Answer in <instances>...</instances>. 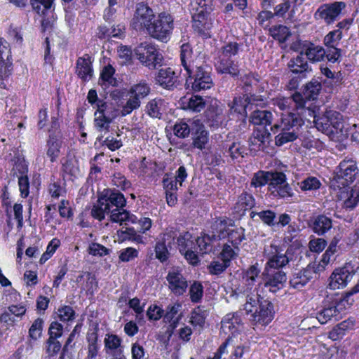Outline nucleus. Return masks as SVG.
<instances>
[{"instance_id": "nucleus-1", "label": "nucleus", "mask_w": 359, "mask_h": 359, "mask_svg": "<svg viewBox=\"0 0 359 359\" xmlns=\"http://www.w3.org/2000/svg\"><path fill=\"white\" fill-rule=\"evenodd\" d=\"M321 83L312 80L304 88L302 93L297 92L290 97H277L273 99V104L280 111H287L283 116L282 133L276 138L279 144H284L295 140L298 137L299 128L304 124V119L316 116V109H318L313 102L320 90Z\"/></svg>"}, {"instance_id": "nucleus-2", "label": "nucleus", "mask_w": 359, "mask_h": 359, "mask_svg": "<svg viewBox=\"0 0 359 359\" xmlns=\"http://www.w3.org/2000/svg\"><path fill=\"white\" fill-rule=\"evenodd\" d=\"M126 204V200L120 191L116 189H104L99 196L97 203L93 205L91 215L100 221L107 215L111 222L121 225L135 223L137 217L124 209Z\"/></svg>"}, {"instance_id": "nucleus-3", "label": "nucleus", "mask_w": 359, "mask_h": 359, "mask_svg": "<svg viewBox=\"0 0 359 359\" xmlns=\"http://www.w3.org/2000/svg\"><path fill=\"white\" fill-rule=\"evenodd\" d=\"M192 49L189 43L180 48L181 65L187 76L186 83L196 92L209 89L212 86L210 69L201 59L194 58Z\"/></svg>"}, {"instance_id": "nucleus-4", "label": "nucleus", "mask_w": 359, "mask_h": 359, "mask_svg": "<svg viewBox=\"0 0 359 359\" xmlns=\"http://www.w3.org/2000/svg\"><path fill=\"white\" fill-rule=\"evenodd\" d=\"M263 256L266 260L264 269L268 270L282 271L292 260L288 250L285 252L282 246L275 241L264 245Z\"/></svg>"}, {"instance_id": "nucleus-5", "label": "nucleus", "mask_w": 359, "mask_h": 359, "mask_svg": "<svg viewBox=\"0 0 359 359\" xmlns=\"http://www.w3.org/2000/svg\"><path fill=\"white\" fill-rule=\"evenodd\" d=\"M357 174L358 168L353 161H342L337 168L330 186L336 191L349 187V184L355 180Z\"/></svg>"}, {"instance_id": "nucleus-6", "label": "nucleus", "mask_w": 359, "mask_h": 359, "mask_svg": "<svg viewBox=\"0 0 359 359\" xmlns=\"http://www.w3.org/2000/svg\"><path fill=\"white\" fill-rule=\"evenodd\" d=\"M152 22L146 34L161 42L168 41L174 28L172 16L163 12L156 15Z\"/></svg>"}, {"instance_id": "nucleus-7", "label": "nucleus", "mask_w": 359, "mask_h": 359, "mask_svg": "<svg viewBox=\"0 0 359 359\" xmlns=\"http://www.w3.org/2000/svg\"><path fill=\"white\" fill-rule=\"evenodd\" d=\"M266 100L264 96L250 94L248 95L235 97L231 102L228 104L229 114L232 116H241L244 118L248 111L253 110V107H262L265 104Z\"/></svg>"}, {"instance_id": "nucleus-8", "label": "nucleus", "mask_w": 359, "mask_h": 359, "mask_svg": "<svg viewBox=\"0 0 359 359\" xmlns=\"http://www.w3.org/2000/svg\"><path fill=\"white\" fill-rule=\"evenodd\" d=\"M135 53L140 62L149 69L156 68L162 60V55L156 46L150 42L145 41L139 44Z\"/></svg>"}, {"instance_id": "nucleus-9", "label": "nucleus", "mask_w": 359, "mask_h": 359, "mask_svg": "<svg viewBox=\"0 0 359 359\" xmlns=\"http://www.w3.org/2000/svg\"><path fill=\"white\" fill-rule=\"evenodd\" d=\"M156 16L148 5L144 3L137 4L130 25L137 32L147 33Z\"/></svg>"}, {"instance_id": "nucleus-10", "label": "nucleus", "mask_w": 359, "mask_h": 359, "mask_svg": "<svg viewBox=\"0 0 359 359\" xmlns=\"http://www.w3.org/2000/svg\"><path fill=\"white\" fill-rule=\"evenodd\" d=\"M252 111V113L250 116V122L256 127L262 126L264 128H270L272 133H278V135L275 137L276 144L277 146H282L283 144H279L276 142L277 137L283 132L282 131V127H280V126L282 125V121H280V123H276L273 126H271V121L273 116L271 112L266 110H259L254 109ZM282 111L283 113L281 114V119L283 118V116L287 115L288 113L287 111Z\"/></svg>"}, {"instance_id": "nucleus-11", "label": "nucleus", "mask_w": 359, "mask_h": 359, "mask_svg": "<svg viewBox=\"0 0 359 359\" xmlns=\"http://www.w3.org/2000/svg\"><path fill=\"white\" fill-rule=\"evenodd\" d=\"M268 190L275 198H287L292 196V190L281 172L270 171Z\"/></svg>"}, {"instance_id": "nucleus-12", "label": "nucleus", "mask_w": 359, "mask_h": 359, "mask_svg": "<svg viewBox=\"0 0 359 359\" xmlns=\"http://www.w3.org/2000/svg\"><path fill=\"white\" fill-rule=\"evenodd\" d=\"M273 304L269 299L262 300L259 306L250 313V320L255 325L266 326L274 318Z\"/></svg>"}, {"instance_id": "nucleus-13", "label": "nucleus", "mask_w": 359, "mask_h": 359, "mask_svg": "<svg viewBox=\"0 0 359 359\" xmlns=\"http://www.w3.org/2000/svg\"><path fill=\"white\" fill-rule=\"evenodd\" d=\"M262 280L264 287L269 292L275 294L285 287L287 276L283 271L264 269Z\"/></svg>"}, {"instance_id": "nucleus-14", "label": "nucleus", "mask_w": 359, "mask_h": 359, "mask_svg": "<svg viewBox=\"0 0 359 359\" xmlns=\"http://www.w3.org/2000/svg\"><path fill=\"white\" fill-rule=\"evenodd\" d=\"M346 6V4L344 1L323 4L315 13V18L323 20L326 24L330 25L337 20Z\"/></svg>"}, {"instance_id": "nucleus-15", "label": "nucleus", "mask_w": 359, "mask_h": 359, "mask_svg": "<svg viewBox=\"0 0 359 359\" xmlns=\"http://www.w3.org/2000/svg\"><path fill=\"white\" fill-rule=\"evenodd\" d=\"M166 280L169 290L175 296H182L187 292V280L178 269H170L167 274Z\"/></svg>"}, {"instance_id": "nucleus-16", "label": "nucleus", "mask_w": 359, "mask_h": 359, "mask_svg": "<svg viewBox=\"0 0 359 359\" xmlns=\"http://www.w3.org/2000/svg\"><path fill=\"white\" fill-rule=\"evenodd\" d=\"M207 123L209 126L217 128L223 126L227 121L226 110L217 100L212 102L205 111Z\"/></svg>"}, {"instance_id": "nucleus-17", "label": "nucleus", "mask_w": 359, "mask_h": 359, "mask_svg": "<svg viewBox=\"0 0 359 359\" xmlns=\"http://www.w3.org/2000/svg\"><path fill=\"white\" fill-rule=\"evenodd\" d=\"M342 308L341 299H334L331 302L324 303L323 309L317 313L316 318L320 324H325L332 318L337 319Z\"/></svg>"}, {"instance_id": "nucleus-18", "label": "nucleus", "mask_w": 359, "mask_h": 359, "mask_svg": "<svg viewBox=\"0 0 359 359\" xmlns=\"http://www.w3.org/2000/svg\"><path fill=\"white\" fill-rule=\"evenodd\" d=\"M191 135L192 147L200 151L204 149L209 140V133L200 120L196 119L192 121V131Z\"/></svg>"}, {"instance_id": "nucleus-19", "label": "nucleus", "mask_w": 359, "mask_h": 359, "mask_svg": "<svg viewBox=\"0 0 359 359\" xmlns=\"http://www.w3.org/2000/svg\"><path fill=\"white\" fill-rule=\"evenodd\" d=\"M175 238V233L172 230H167L161 235L155 246L156 257L161 262H165L169 257L168 249L171 248Z\"/></svg>"}, {"instance_id": "nucleus-20", "label": "nucleus", "mask_w": 359, "mask_h": 359, "mask_svg": "<svg viewBox=\"0 0 359 359\" xmlns=\"http://www.w3.org/2000/svg\"><path fill=\"white\" fill-rule=\"evenodd\" d=\"M192 20L193 28L196 32L205 38L210 37L209 31L212 27V22L204 8L196 9V12L192 14Z\"/></svg>"}, {"instance_id": "nucleus-21", "label": "nucleus", "mask_w": 359, "mask_h": 359, "mask_svg": "<svg viewBox=\"0 0 359 359\" xmlns=\"http://www.w3.org/2000/svg\"><path fill=\"white\" fill-rule=\"evenodd\" d=\"M121 342V339L116 334H107L105 335L104 339V350L106 354L111 359H123L126 358L123 355Z\"/></svg>"}, {"instance_id": "nucleus-22", "label": "nucleus", "mask_w": 359, "mask_h": 359, "mask_svg": "<svg viewBox=\"0 0 359 359\" xmlns=\"http://www.w3.org/2000/svg\"><path fill=\"white\" fill-rule=\"evenodd\" d=\"M222 331L228 337L230 335L234 336L236 333L240 332L243 330V323L239 312L227 313L222 320Z\"/></svg>"}, {"instance_id": "nucleus-23", "label": "nucleus", "mask_w": 359, "mask_h": 359, "mask_svg": "<svg viewBox=\"0 0 359 359\" xmlns=\"http://www.w3.org/2000/svg\"><path fill=\"white\" fill-rule=\"evenodd\" d=\"M338 199L343 201L342 208L346 210L354 209L359 203V185L338 190Z\"/></svg>"}, {"instance_id": "nucleus-24", "label": "nucleus", "mask_w": 359, "mask_h": 359, "mask_svg": "<svg viewBox=\"0 0 359 359\" xmlns=\"http://www.w3.org/2000/svg\"><path fill=\"white\" fill-rule=\"evenodd\" d=\"M353 273L347 267L335 269L330 277L329 287L337 290L345 287L351 281Z\"/></svg>"}, {"instance_id": "nucleus-25", "label": "nucleus", "mask_w": 359, "mask_h": 359, "mask_svg": "<svg viewBox=\"0 0 359 359\" xmlns=\"http://www.w3.org/2000/svg\"><path fill=\"white\" fill-rule=\"evenodd\" d=\"M215 66L220 74H229L233 78L239 75V66L234 59L217 56Z\"/></svg>"}, {"instance_id": "nucleus-26", "label": "nucleus", "mask_w": 359, "mask_h": 359, "mask_svg": "<svg viewBox=\"0 0 359 359\" xmlns=\"http://www.w3.org/2000/svg\"><path fill=\"white\" fill-rule=\"evenodd\" d=\"M288 68L292 74L299 76V78H304L306 74L311 70L303 52L290 60Z\"/></svg>"}, {"instance_id": "nucleus-27", "label": "nucleus", "mask_w": 359, "mask_h": 359, "mask_svg": "<svg viewBox=\"0 0 359 359\" xmlns=\"http://www.w3.org/2000/svg\"><path fill=\"white\" fill-rule=\"evenodd\" d=\"M313 274L314 271L310 267L294 272L290 280V287L295 290H302L313 278Z\"/></svg>"}, {"instance_id": "nucleus-28", "label": "nucleus", "mask_w": 359, "mask_h": 359, "mask_svg": "<svg viewBox=\"0 0 359 359\" xmlns=\"http://www.w3.org/2000/svg\"><path fill=\"white\" fill-rule=\"evenodd\" d=\"M76 73L83 81L90 80L93 74V69L91 57L89 55L86 54L78 58L76 65Z\"/></svg>"}, {"instance_id": "nucleus-29", "label": "nucleus", "mask_w": 359, "mask_h": 359, "mask_svg": "<svg viewBox=\"0 0 359 359\" xmlns=\"http://www.w3.org/2000/svg\"><path fill=\"white\" fill-rule=\"evenodd\" d=\"M233 225V221L226 217H222L216 219L211 225L213 236H215L217 241L226 237L229 226Z\"/></svg>"}, {"instance_id": "nucleus-30", "label": "nucleus", "mask_w": 359, "mask_h": 359, "mask_svg": "<svg viewBox=\"0 0 359 359\" xmlns=\"http://www.w3.org/2000/svg\"><path fill=\"white\" fill-rule=\"evenodd\" d=\"M245 303L243 305V309L249 315L253 312L260 304L261 301L265 300L258 294L257 288L251 290L244 289Z\"/></svg>"}, {"instance_id": "nucleus-31", "label": "nucleus", "mask_w": 359, "mask_h": 359, "mask_svg": "<svg viewBox=\"0 0 359 359\" xmlns=\"http://www.w3.org/2000/svg\"><path fill=\"white\" fill-rule=\"evenodd\" d=\"M311 227L318 235H324L332 229V221L324 215H319L313 218Z\"/></svg>"}, {"instance_id": "nucleus-32", "label": "nucleus", "mask_w": 359, "mask_h": 359, "mask_svg": "<svg viewBox=\"0 0 359 359\" xmlns=\"http://www.w3.org/2000/svg\"><path fill=\"white\" fill-rule=\"evenodd\" d=\"M303 52L305 57L311 62H320L325 56V50L320 46L312 43H308L304 45Z\"/></svg>"}, {"instance_id": "nucleus-33", "label": "nucleus", "mask_w": 359, "mask_h": 359, "mask_svg": "<svg viewBox=\"0 0 359 359\" xmlns=\"http://www.w3.org/2000/svg\"><path fill=\"white\" fill-rule=\"evenodd\" d=\"M156 82L165 88H171L177 82L175 72L170 67L161 69L156 77Z\"/></svg>"}, {"instance_id": "nucleus-34", "label": "nucleus", "mask_w": 359, "mask_h": 359, "mask_svg": "<svg viewBox=\"0 0 359 359\" xmlns=\"http://www.w3.org/2000/svg\"><path fill=\"white\" fill-rule=\"evenodd\" d=\"M96 108L95 114L111 121H113L118 115V110L112 102L99 100L96 104Z\"/></svg>"}, {"instance_id": "nucleus-35", "label": "nucleus", "mask_w": 359, "mask_h": 359, "mask_svg": "<svg viewBox=\"0 0 359 359\" xmlns=\"http://www.w3.org/2000/svg\"><path fill=\"white\" fill-rule=\"evenodd\" d=\"M168 103L161 98H155L149 101L147 105V114L152 118H161L165 113Z\"/></svg>"}, {"instance_id": "nucleus-36", "label": "nucleus", "mask_w": 359, "mask_h": 359, "mask_svg": "<svg viewBox=\"0 0 359 359\" xmlns=\"http://www.w3.org/2000/svg\"><path fill=\"white\" fill-rule=\"evenodd\" d=\"M217 241L215 236H213V234L205 233L196 240V243H194L193 248H196L202 254L208 253L212 251L213 243Z\"/></svg>"}, {"instance_id": "nucleus-37", "label": "nucleus", "mask_w": 359, "mask_h": 359, "mask_svg": "<svg viewBox=\"0 0 359 359\" xmlns=\"http://www.w3.org/2000/svg\"><path fill=\"white\" fill-rule=\"evenodd\" d=\"M88 355L85 359H99L98 351L100 345L98 344V334L96 329L90 331L87 334Z\"/></svg>"}, {"instance_id": "nucleus-38", "label": "nucleus", "mask_w": 359, "mask_h": 359, "mask_svg": "<svg viewBox=\"0 0 359 359\" xmlns=\"http://www.w3.org/2000/svg\"><path fill=\"white\" fill-rule=\"evenodd\" d=\"M354 320L351 318L345 320L337 325L329 333V337L335 341L341 339L346 332L354 327Z\"/></svg>"}, {"instance_id": "nucleus-39", "label": "nucleus", "mask_w": 359, "mask_h": 359, "mask_svg": "<svg viewBox=\"0 0 359 359\" xmlns=\"http://www.w3.org/2000/svg\"><path fill=\"white\" fill-rule=\"evenodd\" d=\"M260 273V269L258 268L257 264L252 265L245 273L243 280L245 283V289L251 290L257 288V279Z\"/></svg>"}, {"instance_id": "nucleus-40", "label": "nucleus", "mask_w": 359, "mask_h": 359, "mask_svg": "<svg viewBox=\"0 0 359 359\" xmlns=\"http://www.w3.org/2000/svg\"><path fill=\"white\" fill-rule=\"evenodd\" d=\"M271 130L269 128L256 127L253 131L252 135L250 139L251 145L259 147L269 139L271 135Z\"/></svg>"}, {"instance_id": "nucleus-41", "label": "nucleus", "mask_w": 359, "mask_h": 359, "mask_svg": "<svg viewBox=\"0 0 359 359\" xmlns=\"http://www.w3.org/2000/svg\"><path fill=\"white\" fill-rule=\"evenodd\" d=\"M55 0H29L34 11L40 15H45L47 12L55 8Z\"/></svg>"}, {"instance_id": "nucleus-42", "label": "nucleus", "mask_w": 359, "mask_h": 359, "mask_svg": "<svg viewBox=\"0 0 359 359\" xmlns=\"http://www.w3.org/2000/svg\"><path fill=\"white\" fill-rule=\"evenodd\" d=\"M255 204V201L254 197L250 194L244 192L238 196L234 208L238 212H245L254 207Z\"/></svg>"}, {"instance_id": "nucleus-43", "label": "nucleus", "mask_w": 359, "mask_h": 359, "mask_svg": "<svg viewBox=\"0 0 359 359\" xmlns=\"http://www.w3.org/2000/svg\"><path fill=\"white\" fill-rule=\"evenodd\" d=\"M317 110L318 109H316V116L309 117V118L306 120L310 121V118H313L316 127L318 130L326 134L333 133L334 130L330 128V124H329L330 117H328V111H327L323 116L317 117Z\"/></svg>"}, {"instance_id": "nucleus-44", "label": "nucleus", "mask_w": 359, "mask_h": 359, "mask_svg": "<svg viewBox=\"0 0 359 359\" xmlns=\"http://www.w3.org/2000/svg\"><path fill=\"white\" fill-rule=\"evenodd\" d=\"M242 47V44L236 41H229L226 43L218 53L219 57L232 58L238 53Z\"/></svg>"}, {"instance_id": "nucleus-45", "label": "nucleus", "mask_w": 359, "mask_h": 359, "mask_svg": "<svg viewBox=\"0 0 359 359\" xmlns=\"http://www.w3.org/2000/svg\"><path fill=\"white\" fill-rule=\"evenodd\" d=\"M240 251V248H235L228 243L224 245L218 257L230 266L231 261L235 259Z\"/></svg>"}, {"instance_id": "nucleus-46", "label": "nucleus", "mask_w": 359, "mask_h": 359, "mask_svg": "<svg viewBox=\"0 0 359 359\" xmlns=\"http://www.w3.org/2000/svg\"><path fill=\"white\" fill-rule=\"evenodd\" d=\"M182 305L180 303L176 302L172 305H170L167 307L166 313L164 315V319L170 323L173 327H176L177 323L180 319V316L176 317L178 314Z\"/></svg>"}, {"instance_id": "nucleus-47", "label": "nucleus", "mask_w": 359, "mask_h": 359, "mask_svg": "<svg viewBox=\"0 0 359 359\" xmlns=\"http://www.w3.org/2000/svg\"><path fill=\"white\" fill-rule=\"evenodd\" d=\"M251 217L254 218L256 215L262 221V222L269 226H275L276 224V214L271 210H262L260 212H252Z\"/></svg>"}, {"instance_id": "nucleus-48", "label": "nucleus", "mask_w": 359, "mask_h": 359, "mask_svg": "<svg viewBox=\"0 0 359 359\" xmlns=\"http://www.w3.org/2000/svg\"><path fill=\"white\" fill-rule=\"evenodd\" d=\"M269 32L273 38L280 42H285L290 36L289 28L282 25L273 26Z\"/></svg>"}, {"instance_id": "nucleus-49", "label": "nucleus", "mask_w": 359, "mask_h": 359, "mask_svg": "<svg viewBox=\"0 0 359 359\" xmlns=\"http://www.w3.org/2000/svg\"><path fill=\"white\" fill-rule=\"evenodd\" d=\"M225 154L233 160L243 158L247 154V148L239 142H233L226 150Z\"/></svg>"}, {"instance_id": "nucleus-50", "label": "nucleus", "mask_w": 359, "mask_h": 359, "mask_svg": "<svg viewBox=\"0 0 359 359\" xmlns=\"http://www.w3.org/2000/svg\"><path fill=\"white\" fill-rule=\"evenodd\" d=\"M228 241L235 248H239V245L245 239V229L242 227L236 228L226 234Z\"/></svg>"}, {"instance_id": "nucleus-51", "label": "nucleus", "mask_w": 359, "mask_h": 359, "mask_svg": "<svg viewBox=\"0 0 359 359\" xmlns=\"http://www.w3.org/2000/svg\"><path fill=\"white\" fill-rule=\"evenodd\" d=\"M150 93V87L147 83L144 81L133 85L130 89V94L135 96L139 100L147 97Z\"/></svg>"}, {"instance_id": "nucleus-52", "label": "nucleus", "mask_w": 359, "mask_h": 359, "mask_svg": "<svg viewBox=\"0 0 359 359\" xmlns=\"http://www.w3.org/2000/svg\"><path fill=\"white\" fill-rule=\"evenodd\" d=\"M192 131V121H190V124L180 121L177 122L173 127V133L175 135L180 138H186Z\"/></svg>"}, {"instance_id": "nucleus-53", "label": "nucleus", "mask_w": 359, "mask_h": 359, "mask_svg": "<svg viewBox=\"0 0 359 359\" xmlns=\"http://www.w3.org/2000/svg\"><path fill=\"white\" fill-rule=\"evenodd\" d=\"M206 311L203 307L198 306L195 308L191 315L190 323L194 326L203 327L205 323Z\"/></svg>"}, {"instance_id": "nucleus-54", "label": "nucleus", "mask_w": 359, "mask_h": 359, "mask_svg": "<svg viewBox=\"0 0 359 359\" xmlns=\"http://www.w3.org/2000/svg\"><path fill=\"white\" fill-rule=\"evenodd\" d=\"M269 176L270 171L259 170L254 174L250 184L255 188L262 187L266 184L268 185Z\"/></svg>"}, {"instance_id": "nucleus-55", "label": "nucleus", "mask_w": 359, "mask_h": 359, "mask_svg": "<svg viewBox=\"0 0 359 359\" xmlns=\"http://www.w3.org/2000/svg\"><path fill=\"white\" fill-rule=\"evenodd\" d=\"M177 245L180 252H184L189 248H193L194 242L192 240V235L188 231L180 234L177 238Z\"/></svg>"}, {"instance_id": "nucleus-56", "label": "nucleus", "mask_w": 359, "mask_h": 359, "mask_svg": "<svg viewBox=\"0 0 359 359\" xmlns=\"http://www.w3.org/2000/svg\"><path fill=\"white\" fill-rule=\"evenodd\" d=\"M114 73L115 69L111 65H108L104 67L101 72L100 78L103 83H104V85H109L111 86H116L117 81L114 77Z\"/></svg>"}, {"instance_id": "nucleus-57", "label": "nucleus", "mask_w": 359, "mask_h": 359, "mask_svg": "<svg viewBox=\"0 0 359 359\" xmlns=\"http://www.w3.org/2000/svg\"><path fill=\"white\" fill-rule=\"evenodd\" d=\"M189 294L191 302H200L203 296V286L201 283L194 281L190 286Z\"/></svg>"}, {"instance_id": "nucleus-58", "label": "nucleus", "mask_w": 359, "mask_h": 359, "mask_svg": "<svg viewBox=\"0 0 359 359\" xmlns=\"http://www.w3.org/2000/svg\"><path fill=\"white\" fill-rule=\"evenodd\" d=\"M113 121L102 118L101 115L94 113V126L100 133L106 134L109 131L110 124Z\"/></svg>"}, {"instance_id": "nucleus-59", "label": "nucleus", "mask_w": 359, "mask_h": 359, "mask_svg": "<svg viewBox=\"0 0 359 359\" xmlns=\"http://www.w3.org/2000/svg\"><path fill=\"white\" fill-rule=\"evenodd\" d=\"M47 155L51 162L55 161L60 154V142L53 137H50L47 143Z\"/></svg>"}, {"instance_id": "nucleus-60", "label": "nucleus", "mask_w": 359, "mask_h": 359, "mask_svg": "<svg viewBox=\"0 0 359 359\" xmlns=\"http://www.w3.org/2000/svg\"><path fill=\"white\" fill-rule=\"evenodd\" d=\"M49 193L55 198L63 196L66 193L65 182L60 180L53 182L49 185Z\"/></svg>"}, {"instance_id": "nucleus-61", "label": "nucleus", "mask_w": 359, "mask_h": 359, "mask_svg": "<svg viewBox=\"0 0 359 359\" xmlns=\"http://www.w3.org/2000/svg\"><path fill=\"white\" fill-rule=\"evenodd\" d=\"M342 36V32L339 29L331 31L325 36L324 44L326 47L337 46Z\"/></svg>"}, {"instance_id": "nucleus-62", "label": "nucleus", "mask_w": 359, "mask_h": 359, "mask_svg": "<svg viewBox=\"0 0 359 359\" xmlns=\"http://www.w3.org/2000/svg\"><path fill=\"white\" fill-rule=\"evenodd\" d=\"M43 320L38 318L32 324L29 330V337L33 340L39 339L42 334Z\"/></svg>"}, {"instance_id": "nucleus-63", "label": "nucleus", "mask_w": 359, "mask_h": 359, "mask_svg": "<svg viewBox=\"0 0 359 359\" xmlns=\"http://www.w3.org/2000/svg\"><path fill=\"white\" fill-rule=\"evenodd\" d=\"M228 267L229 265L226 264L224 262L222 261V259L217 256V257L212 260L208 266V271L210 274L219 275L223 273Z\"/></svg>"}, {"instance_id": "nucleus-64", "label": "nucleus", "mask_w": 359, "mask_h": 359, "mask_svg": "<svg viewBox=\"0 0 359 359\" xmlns=\"http://www.w3.org/2000/svg\"><path fill=\"white\" fill-rule=\"evenodd\" d=\"M241 82L243 83L245 92L250 94L251 90L258 85L259 79L257 75L249 74L241 78Z\"/></svg>"}]
</instances>
